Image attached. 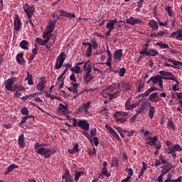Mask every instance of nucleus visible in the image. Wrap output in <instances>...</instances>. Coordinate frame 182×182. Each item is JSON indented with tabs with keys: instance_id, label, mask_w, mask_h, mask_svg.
<instances>
[{
	"instance_id": "obj_1",
	"label": "nucleus",
	"mask_w": 182,
	"mask_h": 182,
	"mask_svg": "<svg viewBox=\"0 0 182 182\" xmlns=\"http://www.w3.org/2000/svg\"><path fill=\"white\" fill-rule=\"evenodd\" d=\"M34 149L38 154L44 156L46 159H48L53 154L52 150L49 148L43 147V145L39 143H36L34 146Z\"/></svg>"
},
{
	"instance_id": "obj_2",
	"label": "nucleus",
	"mask_w": 182,
	"mask_h": 182,
	"mask_svg": "<svg viewBox=\"0 0 182 182\" xmlns=\"http://www.w3.org/2000/svg\"><path fill=\"white\" fill-rule=\"evenodd\" d=\"M127 116H129V112L123 111H117L113 114L115 121L119 123H125V122H127V118H126Z\"/></svg>"
},
{
	"instance_id": "obj_3",
	"label": "nucleus",
	"mask_w": 182,
	"mask_h": 182,
	"mask_svg": "<svg viewBox=\"0 0 182 182\" xmlns=\"http://www.w3.org/2000/svg\"><path fill=\"white\" fill-rule=\"evenodd\" d=\"M56 22H58V19H54L53 21H51L48 23L47 31L43 32V39H46L47 36H52V34L50 33L55 31V25H56Z\"/></svg>"
},
{
	"instance_id": "obj_4",
	"label": "nucleus",
	"mask_w": 182,
	"mask_h": 182,
	"mask_svg": "<svg viewBox=\"0 0 182 182\" xmlns=\"http://www.w3.org/2000/svg\"><path fill=\"white\" fill-rule=\"evenodd\" d=\"M117 22V19L108 20L106 28L107 31L105 33V36H110V33L116 29V23Z\"/></svg>"
},
{
	"instance_id": "obj_5",
	"label": "nucleus",
	"mask_w": 182,
	"mask_h": 182,
	"mask_svg": "<svg viewBox=\"0 0 182 182\" xmlns=\"http://www.w3.org/2000/svg\"><path fill=\"white\" fill-rule=\"evenodd\" d=\"M65 59L66 54H65V52H62L57 58L55 69H60V68H62V66L63 65V62H65Z\"/></svg>"
},
{
	"instance_id": "obj_6",
	"label": "nucleus",
	"mask_w": 182,
	"mask_h": 182,
	"mask_svg": "<svg viewBox=\"0 0 182 182\" xmlns=\"http://www.w3.org/2000/svg\"><path fill=\"white\" fill-rule=\"evenodd\" d=\"M122 22L123 23H128L129 25H132V26H134V25L141 23L143 21L139 18H134V17L130 16L129 18L126 19L125 21Z\"/></svg>"
},
{
	"instance_id": "obj_7",
	"label": "nucleus",
	"mask_w": 182,
	"mask_h": 182,
	"mask_svg": "<svg viewBox=\"0 0 182 182\" xmlns=\"http://www.w3.org/2000/svg\"><path fill=\"white\" fill-rule=\"evenodd\" d=\"M14 30L17 32H19L21 28H22V23L21 21V18H19V16L15 15V18L14 20Z\"/></svg>"
},
{
	"instance_id": "obj_8",
	"label": "nucleus",
	"mask_w": 182,
	"mask_h": 182,
	"mask_svg": "<svg viewBox=\"0 0 182 182\" xmlns=\"http://www.w3.org/2000/svg\"><path fill=\"white\" fill-rule=\"evenodd\" d=\"M151 80H152L153 85L159 83L160 89H163V77L161 75H155L154 77H151Z\"/></svg>"
},
{
	"instance_id": "obj_9",
	"label": "nucleus",
	"mask_w": 182,
	"mask_h": 182,
	"mask_svg": "<svg viewBox=\"0 0 182 182\" xmlns=\"http://www.w3.org/2000/svg\"><path fill=\"white\" fill-rule=\"evenodd\" d=\"M156 46H159L160 49H168V52H171L173 55L177 53V51H176L173 49L170 48L168 46V44L163 42H157L156 43Z\"/></svg>"
},
{
	"instance_id": "obj_10",
	"label": "nucleus",
	"mask_w": 182,
	"mask_h": 182,
	"mask_svg": "<svg viewBox=\"0 0 182 182\" xmlns=\"http://www.w3.org/2000/svg\"><path fill=\"white\" fill-rule=\"evenodd\" d=\"M45 85H46V78L43 77L37 84L36 89L42 92V90H45Z\"/></svg>"
},
{
	"instance_id": "obj_11",
	"label": "nucleus",
	"mask_w": 182,
	"mask_h": 182,
	"mask_svg": "<svg viewBox=\"0 0 182 182\" xmlns=\"http://www.w3.org/2000/svg\"><path fill=\"white\" fill-rule=\"evenodd\" d=\"M148 140L149 141L146 142V144H149V146H156L157 143H160L159 136H157L154 137L148 136Z\"/></svg>"
},
{
	"instance_id": "obj_12",
	"label": "nucleus",
	"mask_w": 182,
	"mask_h": 182,
	"mask_svg": "<svg viewBox=\"0 0 182 182\" xmlns=\"http://www.w3.org/2000/svg\"><path fill=\"white\" fill-rule=\"evenodd\" d=\"M51 36H48L45 40H43L41 38H36V42L38 43V45H40V46H45L50 41Z\"/></svg>"
},
{
	"instance_id": "obj_13",
	"label": "nucleus",
	"mask_w": 182,
	"mask_h": 182,
	"mask_svg": "<svg viewBox=\"0 0 182 182\" xmlns=\"http://www.w3.org/2000/svg\"><path fill=\"white\" fill-rule=\"evenodd\" d=\"M78 127L87 132L89 130V123L86 119L78 121Z\"/></svg>"
},
{
	"instance_id": "obj_14",
	"label": "nucleus",
	"mask_w": 182,
	"mask_h": 182,
	"mask_svg": "<svg viewBox=\"0 0 182 182\" xmlns=\"http://www.w3.org/2000/svg\"><path fill=\"white\" fill-rule=\"evenodd\" d=\"M15 77L8 79L5 82V87L7 90L10 92L12 90V86H14V83H15Z\"/></svg>"
},
{
	"instance_id": "obj_15",
	"label": "nucleus",
	"mask_w": 182,
	"mask_h": 182,
	"mask_svg": "<svg viewBox=\"0 0 182 182\" xmlns=\"http://www.w3.org/2000/svg\"><path fill=\"white\" fill-rule=\"evenodd\" d=\"M149 102H152L153 103H156L157 102H160L161 99L159 97V92H153L149 97Z\"/></svg>"
},
{
	"instance_id": "obj_16",
	"label": "nucleus",
	"mask_w": 182,
	"mask_h": 182,
	"mask_svg": "<svg viewBox=\"0 0 182 182\" xmlns=\"http://www.w3.org/2000/svg\"><path fill=\"white\" fill-rule=\"evenodd\" d=\"M59 16H63L64 18H76V15L75 14L69 13L65 10H60V14Z\"/></svg>"
},
{
	"instance_id": "obj_17",
	"label": "nucleus",
	"mask_w": 182,
	"mask_h": 182,
	"mask_svg": "<svg viewBox=\"0 0 182 182\" xmlns=\"http://www.w3.org/2000/svg\"><path fill=\"white\" fill-rule=\"evenodd\" d=\"M170 38H176L177 41H182V28L171 33Z\"/></svg>"
},
{
	"instance_id": "obj_18",
	"label": "nucleus",
	"mask_w": 182,
	"mask_h": 182,
	"mask_svg": "<svg viewBox=\"0 0 182 182\" xmlns=\"http://www.w3.org/2000/svg\"><path fill=\"white\" fill-rule=\"evenodd\" d=\"M105 127L107 129V130H109L112 136H113L117 140H118V141H120V136H119V134L116 133V131H114L113 128L109 126V124H105Z\"/></svg>"
},
{
	"instance_id": "obj_19",
	"label": "nucleus",
	"mask_w": 182,
	"mask_h": 182,
	"mask_svg": "<svg viewBox=\"0 0 182 182\" xmlns=\"http://www.w3.org/2000/svg\"><path fill=\"white\" fill-rule=\"evenodd\" d=\"M123 56V49H119L114 53V60H120Z\"/></svg>"
},
{
	"instance_id": "obj_20",
	"label": "nucleus",
	"mask_w": 182,
	"mask_h": 182,
	"mask_svg": "<svg viewBox=\"0 0 182 182\" xmlns=\"http://www.w3.org/2000/svg\"><path fill=\"white\" fill-rule=\"evenodd\" d=\"M35 48L32 50V53L29 57L28 63H32V60L35 59V56L38 55V45L34 44Z\"/></svg>"
},
{
	"instance_id": "obj_21",
	"label": "nucleus",
	"mask_w": 182,
	"mask_h": 182,
	"mask_svg": "<svg viewBox=\"0 0 182 182\" xmlns=\"http://www.w3.org/2000/svg\"><path fill=\"white\" fill-rule=\"evenodd\" d=\"M23 9H24V12H26V14H33V12H35V7L30 6L28 4H26L23 6Z\"/></svg>"
},
{
	"instance_id": "obj_22",
	"label": "nucleus",
	"mask_w": 182,
	"mask_h": 182,
	"mask_svg": "<svg viewBox=\"0 0 182 182\" xmlns=\"http://www.w3.org/2000/svg\"><path fill=\"white\" fill-rule=\"evenodd\" d=\"M148 107H149V119H153V117H154V113H156V107L151 106V104H150V102H148Z\"/></svg>"
},
{
	"instance_id": "obj_23",
	"label": "nucleus",
	"mask_w": 182,
	"mask_h": 182,
	"mask_svg": "<svg viewBox=\"0 0 182 182\" xmlns=\"http://www.w3.org/2000/svg\"><path fill=\"white\" fill-rule=\"evenodd\" d=\"M93 79H95V76H93L92 74L85 73L84 75V81L86 85H89V83L93 80Z\"/></svg>"
},
{
	"instance_id": "obj_24",
	"label": "nucleus",
	"mask_w": 182,
	"mask_h": 182,
	"mask_svg": "<svg viewBox=\"0 0 182 182\" xmlns=\"http://www.w3.org/2000/svg\"><path fill=\"white\" fill-rule=\"evenodd\" d=\"M16 60L19 65H23V63H25V60L23 59V53L17 54L16 56Z\"/></svg>"
},
{
	"instance_id": "obj_25",
	"label": "nucleus",
	"mask_w": 182,
	"mask_h": 182,
	"mask_svg": "<svg viewBox=\"0 0 182 182\" xmlns=\"http://www.w3.org/2000/svg\"><path fill=\"white\" fill-rule=\"evenodd\" d=\"M149 53V43H146L141 48V50L139 52V55H145L147 56Z\"/></svg>"
},
{
	"instance_id": "obj_26",
	"label": "nucleus",
	"mask_w": 182,
	"mask_h": 182,
	"mask_svg": "<svg viewBox=\"0 0 182 182\" xmlns=\"http://www.w3.org/2000/svg\"><path fill=\"white\" fill-rule=\"evenodd\" d=\"M155 90H159V89L156 87L149 88L144 93L141 94V97H147L150 95V93H153V92H155Z\"/></svg>"
},
{
	"instance_id": "obj_27",
	"label": "nucleus",
	"mask_w": 182,
	"mask_h": 182,
	"mask_svg": "<svg viewBox=\"0 0 182 182\" xmlns=\"http://www.w3.org/2000/svg\"><path fill=\"white\" fill-rule=\"evenodd\" d=\"M18 143L20 147H25V137L23 134L19 135Z\"/></svg>"
},
{
	"instance_id": "obj_28",
	"label": "nucleus",
	"mask_w": 182,
	"mask_h": 182,
	"mask_svg": "<svg viewBox=\"0 0 182 182\" xmlns=\"http://www.w3.org/2000/svg\"><path fill=\"white\" fill-rule=\"evenodd\" d=\"M90 105H92V102L88 101L87 103L82 105L85 114H90V112L88 110L89 107H90Z\"/></svg>"
},
{
	"instance_id": "obj_29",
	"label": "nucleus",
	"mask_w": 182,
	"mask_h": 182,
	"mask_svg": "<svg viewBox=\"0 0 182 182\" xmlns=\"http://www.w3.org/2000/svg\"><path fill=\"white\" fill-rule=\"evenodd\" d=\"M149 25L150 26V28H151L152 31H157V29H159V25L157 24V22L154 20L151 21L149 23Z\"/></svg>"
},
{
	"instance_id": "obj_30",
	"label": "nucleus",
	"mask_w": 182,
	"mask_h": 182,
	"mask_svg": "<svg viewBox=\"0 0 182 182\" xmlns=\"http://www.w3.org/2000/svg\"><path fill=\"white\" fill-rule=\"evenodd\" d=\"M145 109H146V105H144V104L141 105V106L137 108L136 113L135 115H134V117H137L139 114H141L142 112H144Z\"/></svg>"
},
{
	"instance_id": "obj_31",
	"label": "nucleus",
	"mask_w": 182,
	"mask_h": 182,
	"mask_svg": "<svg viewBox=\"0 0 182 182\" xmlns=\"http://www.w3.org/2000/svg\"><path fill=\"white\" fill-rule=\"evenodd\" d=\"M19 166L18 165H15V164H11L10 165L6 171L4 172V174H9V173H11V171H14V170H15V168H18Z\"/></svg>"
},
{
	"instance_id": "obj_32",
	"label": "nucleus",
	"mask_w": 182,
	"mask_h": 182,
	"mask_svg": "<svg viewBox=\"0 0 182 182\" xmlns=\"http://www.w3.org/2000/svg\"><path fill=\"white\" fill-rule=\"evenodd\" d=\"M20 48L21 49H26V50H28V46H29V42L26 40H23L20 44H19Z\"/></svg>"
},
{
	"instance_id": "obj_33",
	"label": "nucleus",
	"mask_w": 182,
	"mask_h": 182,
	"mask_svg": "<svg viewBox=\"0 0 182 182\" xmlns=\"http://www.w3.org/2000/svg\"><path fill=\"white\" fill-rule=\"evenodd\" d=\"M67 110H68V107H66V106L63 105V104L62 103L59 104V107H58L59 113H62V114H65Z\"/></svg>"
},
{
	"instance_id": "obj_34",
	"label": "nucleus",
	"mask_w": 182,
	"mask_h": 182,
	"mask_svg": "<svg viewBox=\"0 0 182 182\" xmlns=\"http://www.w3.org/2000/svg\"><path fill=\"white\" fill-rule=\"evenodd\" d=\"M162 79L164 80H173V82H177V78L171 73V75H165V77H162Z\"/></svg>"
},
{
	"instance_id": "obj_35",
	"label": "nucleus",
	"mask_w": 182,
	"mask_h": 182,
	"mask_svg": "<svg viewBox=\"0 0 182 182\" xmlns=\"http://www.w3.org/2000/svg\"><path fill=\"white\" fill-rule=\"evenodd\" d=\"M158 55L159 51L153 48H150L149 50H148V54L146 55V56H157Z\"/></svg>"
},
{
	"instance_id": "obj_36",
	"label": "nucleus",
	"mask_w": 182,
	"mask_h": 182,
	"mask_svg": "<svg viewBox=\"0 0 182 182\" xmlns=\"http://www.w3.org/2000/svg\"><path fill=\"white\" fill-rule=\"evenodd\" d=\"M25 80H28V84L30 86L33 85V80L32 79V75L29 74L28 71H27V77L25 78Z\"/></svg>"
},
{
	"instance_id": "obj_37",
	"label": "nucleus",
	"mask_w": 182,
	"mask_h": 182,
	"mask_svg": "<svg viewBox=\"0 0 182 182\" xmlns=\"http://www.w3.org/2000/svg\"><path fill=\"white\" fill-rule=\"evenodd\" d=\"M71 72L76 74L82 73V68H80V66L75 65L74 67H73V70H71Z\"/></svg>"
},
{
	"instance_id": "obj_38",
	"label": "nucleus",
	"mask_w": 182,
	"mask_h": 182,
	"mask_svg": "<svg viewBox=\"0 0 182 182\" xmlns=\"http://www.w3.org/2000/svg\"><path fill=\"white\" fill-rule=\"evenodd\" d=\"M112 163L111 167H119V159H117V157H113Z\"/></svg>"
},
{
	"instance_id": "obj_39",
	"label": "nucleus",
	"mask_w": 182,
	"mask_h": 182,
	"mask_svg": "<svg viewBox=\"0 0 182 182\" xmlns=\"http://www.w3.org/2000/svg\"><path fill=\"white\" fill-rule=\"evenodd\" d=\"M142 168H141V172L139 173V178H140V177L141 176H143L144 174V171H146V170H147V165L146 164V163L144 162H142Z\"/></svg>"
},
{
	"instance_id": "obj_40",
	"label": "nucleus",
	"mask_w": 182,
	"mask_h": 182,
	"mask_svg": "<svg viewBox=\"0 0 182 182\" xmlns=\"http://www.w3.org/2000/svg\"><path fill=\"white\" fill-rule=\"evenodd\" d=\"M85 174V172L83 171H75V181H77L79 178H80L81 176H83Z\"/></svg>"
},
{
	"instance_id": "obj_41",
	"label": "nucleus",
	"mask_w": 182,
	"mask_h": 182,
	"mask_svg": "<svg viewBox=\"0 0 182 182\" xmlns=\"http://www.w3.org/2000/svg\"><path fill=\"white\" fill-rule=\"evenodd\" d=\"M113 59V55H109L106 63L104 65H107L109 68H112V60Z\"/></svg>"
},
{
	"instance_id": "obj_42",
	"label": "nucleus",
	"mask_w": 182,
	"mask_h": 182,
	"mask_svg": "<svg viewBox=\"0 0 182 182\" xmlns=\"http://www.w3.org/2000/svg\"><path fill=\"white\" fill-rule=\"evenodd\" d=\"M165 11H167L168 16L173 17V8L170 6L165 7Z\"/></svg>"
},
{
	"instance_id": "obj_43",
	"label": "nucleus",
	"mask_w": 182,
	"mask_h": 182,
	"mask_svg": "<svg viewBox=\"0 0 182 182\" xmlns=\"http://www.w3.org/2000/svg\"><path fill=\"white\" fill-rule=\"evenodd\" d=\"M93 53V48H92V46L88 47L86 50V53L85 55L88 57L90 58L92 56V53Z\"/></svg>"
},
{
	"instance_id": "obj_44",
	"label": "nucleus",
	"mask_w": 182,
	"mask_h": 182,
	"mask_svg": "<svg viewBox=\"0 0 182 182\" xmlns=\"http://www.w3.org/2000/svg\"><path fill=\"white\" fill-rule=\"evenodd\" d=\"M131 106H132V99L129 98L125 102V109H126V110H130Z\"/></svg>"
},
{
	"instance_id": "obj_45",
	"label": "nucleus",
	"mask_w": 182,
	"mask_h": 182,
	"mask_svg": "<svg viewBox=\"0 0 182 182\" xmlns=\"http://www.w3.org/2000/svg\"><path fill=\"white\" fill-rule=\"evenodd\" d=\"M102 95L103 97H105V99H107V97H109L110 92L109 90L106 88L105 90H103L102 92Z\"/></svg>"
},
{
	"instance_id": "obj_46",
	"label": "nucleus",
	"mask_w": 182,
	"mask_h": 182,
	"mask_svg": "<svg viewBox=\"0 0 182 182\" xmlns=\"http://www.w3.org/2000/svg\"><path fill=\"white\" fill-rule=\"evenodd\" d=\"M119 93H120L119 91H117L112 94L109 93V100H113V99H116V97L119 96Z\"/></svg>"
},
{
	"instance_id": "obj_47",
	"label": "nucleus",
	"mask_w": 182,
	"mask_h": 182,
	"mask_svg": "<svg viewBox=\"0 0 182 182\" xmlns=\"http://www.w3.org/2000/svg\"><path fill=\"white\" fill-rule=\"evenodd\" d=\"M101 173L105 177H110V173L107 172V168H102Z\"/></svg>"
},
{
	"instance_id": "obj_48",
	"label": "nucleus",
	"mask_w": 182,
	"mask_h": 182,
	"mask_svg": "<svg viewBox=\"0 0 182 182\" xmlns=\"http://www.w3.org/2000/svg\"><path fill=\"white\" fill-rule=\"evenodd\" d=\"M106 89L107 90H108V92L113 93V92H114V90L116 89V85L114 84L108 86Z\"/></svg>"
},
{
	"instance_id": "obj_49",
	"label": "nucleus",
	"mask_w": 182,
	"mask_h": 182,
	"mask_svg": "<svg viewBox=\"0 0 182 182\" xmlns=\"http://www.w3.org/2000/svg\"><path fill=\"white\" fill-rule=\"evenodd\" d=\"M21 114H23V116H28V114H29V111L28 110V108L26 107H23L21 109Z\"/></svg>"
},
{
	"instance_id": "obj_50",
	"label": "nucleus",
	"mask_w": 182,
	"mask_h": 182,
	"mask_svg": "<svg viewBox=\"0 0 182 182\" xmlns=\"http://www.w3.org/2000/svg\"><path fill=\"white\" fill-rule=\"evenodd\" d=\"M46 97H49V99H51V100H55V99H56L57 100H59V99H60L59 97H56L52 94H46Z\"/></svg>"
},
{
	"instance_id": "obj_51",
	"label": "nucleus",
	"mask_w": 182,
	"mask_h": 182,
	"mask_svg": "<svg viewBox=\"0 0 182 182\" xmlns=\"http://www.w3.org/2000/svg\"><path fill=\"white\" fill-rule=\"evenodd\" d=\"M159 75H161V76H171V73H168L167 71L161 70L159 72Z\"/></svg>"
},
{
	"instance_id": "obj_52",
	"label": "nucleus",
	"mask_w": 182,
	"mask_h": 182,
	"mask_svg": "<svg viewBox=\"0 0 182 182\" xmlns=\"http://www.w3.org/2000/svg\"><path fill=\"white\" fill-rule=\"evenodd\" d=\"M115 85V88L117 89L119 88V89H124V82H118L117 84H114Z\"/></svg>"
},
{
	"instance_id": "obj_53",
	"label": "nucleus",
	"mask_w": 182,
	"mask_h": 182,
	"mask_svg": "<svg viewBox=\"0 0 182 182\" xmlns=\"http://www.w3.org/2000/svg\"><path fill=\"white\" fill-rule=\"evenodd\" d=\"M124 89L127 91L132 90V86L127 82H124Z\"/></svg>"
},
{
	"instance_id": "obj_54",
	"label": "nucleus",
	"mask_w": 182,
	"mask_h": 182,
	"mask_svg": "<svg viewBox=\"0 0 182 182\" xmlns=\"http://www.w3.org/2000/svg\"><path fill=\"white\" fill-rule=\"evenodd\" d=\"M172 147L173 148V150L175 151H182V147L180 145H178V144H175Z\"/></svg>"
},
{
	"instance_id": "obj_55",
	"label": "nucleus",
	"mask_w": 182,
	"mask_h": 182,
	"mask_svg": "<svg viewBox=\"0 0 182 182\" xmlns=\"http://www.w3.org/2000/svg\"><path fill=\"white\" fill-rule=\"evenodd\" d=\"M125 74H126V68H122L121 69H119V76L123 77L124 76Z\"/></svg>"
},
{
	"instance_id": "obj_56",
	"label": "nucleus",
	"mask_w": 182,
	"mask_h": 182,
	"mask_svg": "<svg viewBox=\"0 0 182 182\" xmlns=\"http://www.w3.org/2000/svg\"><path fill=\"white\" fill-rule=\"evenodd\" d=\"M70 173H69V170L66 169L65 173L63 175V178H70Z\"/></svg>"
},
{
	"instance_id": "obj_57",
	"label": "nucleus",
	"mask_w": 182,
	"mask_h": 182,
	"mask_svg": "<svg viewBox=\"0 0 182 182\" xmlns=\"http://www.w3.org/2000/svg\"><path fill=\"white\" fill-rule=\"evenodd\" d=\"M124 133H126L127 135L129 137H132V136H133V134H134V131H133V130H131V131L124 130Z\"/></svg>"
},
{
	"instance_id": "obj_58",
	"label": "nucleus",
	"mask_w": 182,
	"mask_h": 182,
	"mask_svg": "<svg viewBox=\"0 0 182 182\" xmlns=\"http://www.w3.org/2000/svg\"><path fill=\"white\" fill-rule=\"evenodd\" d=\"M58 80L60 82L59 85V89H62V87H63L65 78H59L58 77Z\"/></svg>"
},
{
	"instance_id": "obj_59",
	"label": "nucleus",
	"mask_w": 182,
	"mask_h": 182,
	"mask_svg": "<svg viewBox=\"0 0 182 182\" xmlns=\"http://www.w3.org/2000/svg\"><path fill=\"white\" fill-rule=\"evenodd\" d=\"M70 80H72L73 83H76V75H75V73H73L70 76Z\"/></svg>"
},
{
	"instance_id": "obj_60",
	"label": "nucleus",
	"mask_w": 182,
	"mask_h": 182,
	"mask_svg": "<svg viewBox=\"0 0 182 182\" xmlns=\"http://www.w3.org/2000/svg\"><path fill=\"white\" fill-rule=\"evenodd\" d=\"M126 171H128V176L131 177V176H133L134 172H133V169L132 168H126L125 169Z\"/></svg>"
},
{
	"instance_id": "obj_61",
	"label": "nucleus",
	"mask_w": 182,
	"mask_h": 182,
	"mask_svg": "<svg viewBox=\"0 0 182 182\" xmlns=\"http://www.w3.org/2000/svg\"><path fill=\"white\" fill-rule=\"evenodd\" d=\"M89 66H90V60H87L85 63H84L83 69H87Z\"/></svg>"
},
{
	"instance_id": "obj_62",
	"label": "nucleus",
	"mask_w": 182,
	"mask_h": 182,
	"mask_svg": "<svg viewBox=\"0 0 182 182\" xmlns=\"http://www.w3.org/2000/svg\"><path fill=\"white\" fill-rule=\"evenodd\" d=\"M85 73L92 74V65H88L86 69L84 70Z\"/></svg>"
},
{
	"instance_id": "obj_63",
	"label": "nucleus",
	"mask_w": 182,
	"mask_h": 182,
	"mask_svg": "<svg viewBox=\"0 0 182 182\" xmlns=\"http://www.w3.org/2000/svg\"><path fill=\"white\" fill-rule=\"evenodd\" d=\"M144 88V82H139V87H138V91L141 92V90Z\"/></svg>"
},
{
	"instance_id": "obj_64",
	"label": "nucleus",
	"mask_w": 182,
	"mask_h": 182,
	"mask_svg": "<svg viewBox=\"0 0 182 182\" xmlns=\"http://www.w3.org/2000/svg\"><path fill=\"white\" fill-rule=\"evenodd\" d=\"M132 176H127L126 178L123 179L121 182H132Z\"/></svg>"
}]
</instances>
